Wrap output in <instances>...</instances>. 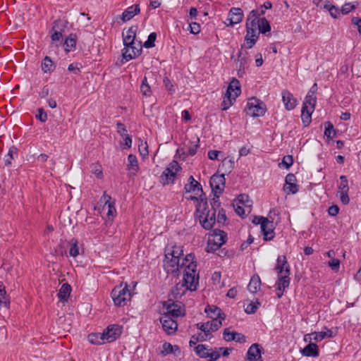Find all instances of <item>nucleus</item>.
<instances>
[{
    "label": "nucleus",
    "mask_w": 361,
    "mask_h": 361,
    "mask_svg": "<svg viewBox=\"0 0 361 361\" xmlns=\"http://www.w3.org/2000/svg\"><path fill=\"white\" fill-rule=\"evenodd\" d=\"M197 212H200L199 219L202 227L207 230L211 229L216 222V211L208 207L207 198H201L196 206Z\"/></svg>",
    "instance_id": "f257e3e1"
},
{
    "label": "nucleus",
    "mask_w": 361,
    "mask_h": 361,
    "mask_svg": "<svg viewBox=\"0 0 361 361\" xmlns=\"http://www.w3.org/2000/svg\"><path fill=\"white\" fill-rule=\"evenodd\" d=\"M276 265L275 270L278 273V281L276 285L279 286V289L281 290V287L286 289L289 286L290 279V266L285 255L279 256L276 260Z\"/></svg>",
    "instance_id": "f03ea898"
},
{
    "label": "nucleus",
    "mask_w": 361,
    "mask_h": 361,
    "mask_svg": "<svg viewBox=\"0 0 361 361\" xmlns=\"http://www.w3.org/2000/svg\"><path fill=\"white\" fill-rule=\"evenodd\" d=\"M111 296L116 306H125L127 304V301L130 300L131 298V293L128 289V284L122 283L115 286L111 290Z\"/></svg>",
    "instance_id": "7ed1b4c3"
},
{
    "label": "nucleus",
    "mask_w": 361,
    "mask_h": 361,
    "mask_svg": "<svg viewBox=\"0 0 361 361\" xmlns=\"http://www.w3.org/2000/svg\"><path fill=\"white\" fill-rule=\"evenodd\" d=\"M245 111L251 117L262 116L267 111V106L260 99L252 97L248 99Z\"/></svg>",
    "instance_id": "20e7f679"
},
{
    "label": "nucleus",
    "mask_w": 361,
    "mask_h": 361,
    "mask_svg": "<svg viewBox=\"0 0 361 361\" xmlns=\"http://www.w3.org/2000/svg\"><path fill=\"white\" fill-rule=\"evenodd\" d=\"M122 329V326L118 324L109 325L100 335V340H102L103 343L113 342L121 335Z\"/></svg>",
    "instance_id": "39448f33"
},
{
    "label": "nucleus",
    "mask_w": 361,
    "mask_h": 361,
    "mask_svg": "<svg viewBox=\"0 0 361 361\" xmlns=\"http://www.w3.org/2000/svg\"><path fill=\"white\" fill-rule=\"evenodd\" d=\"M224 174H214L210 178L209 184L212 193H222L225 188Z\"/></svg>",
    "instance_id": "423d86ee"
},
{
    "label": "nucleus",
    "mask_w": 361,
    "mask_h": 361,
    "mask_svg": "<svg viewBox=\"0 0 361 361\" xmlns=\"http://www.w3.org/2000/svg\"><path fill=\"white\" fill-rule=\"evenodd\" d=\"M183 275V286L186 287L187 290L191 291L197 289L198 285L199 276L196 275V272H192L191 271L186 270Z\"/></svg>",
    "instance_id": "0eeeda50"
},
{
    "label": "nucleus",
    "mask_w": 361,
    "mask_h": 361,
    "mask_svg": "<svg viewBox=\"0 0 361 361\" xmlns=\"http://www.w3.org/2000/svg\"><path fill=\"white\" fill-rule=\"evenodd\" d=\"M184 190L185 192H195V195L199 196L200 200L201 198H206L204 197L205 194L201 184L195 180L192 176L188 178V183L185 185Z\"/></svg>",
    "instance_id": "6e6552de"
},
{
    "label": "nucleus",
    "mask_w": 361,
    "mask_h": 361,
    "mask_svg": "<svg viewBox=\"0 0 361 361\" xmlns=\"http://www.w3.org/2000/svg\"><path fill=\"white\" fill-rule=\"evenodd\" d=\"M160 322L162 324V327L164 331L167 334L171 335L175 333L178 329V324L173 318L169 317V315H164L161 317Z\"/></svg>",
    "instance_id": "1a4fd4ad"
},
{
    "label": "nucleus",
    "mask_w": 361,
    "mask_h": 361,
    "mask_svg": "<svg viewBox=\"0 0 361 361\" xmlns=\"http://www.w3.org/2000/svg\"><path fill=\"white\" fill-rule=\"evenodd\" d=\"M262 347L258 343H253L247 352L248 361H263L262 357Z\"/></svg>",
    "instance_id": "9d476101"
},
{
    "label": "nucleus",
    "mask_w": 361,
    "mask_h": 361,
    "mask_svg": "<svg viewBox=\"0 0 361 361\" xmlns=\"http://www.w3.org/2000/svg\"><path fill=\"white\" fill-rule=\"evenodd\" d=\"M67 27V23L61 20H55L53 23L51 39L53 41H59L62 38V33Z\"/></svg>",
    "instance_id": "9b49d317"
},
{
    "label": "nucleus",
    "mask_w": 361,
    "mask_h": 361,
    "mask_svg": "<svg viewBox=\"0 0 361 361\" xmlns=\"http://www.w3.org/2000/svg\"><path fill=\"white\" fill-rule=\"evenodd\" d=\"M243 11L240 8H231L229 13L227 20L229 23L227 25L233 26L235 24H238L243 20Z\"/></svg>",
    "instance_id": "f8f14e48"
},
{
    "label": "nucleus",
    "mask_w": 361,
    "mask_h": 361,
    "mask_svg": "<svg viewBox=\"0 0 361 361\" xmlns=\"http://www.w3.org/2000/svg\"><path fill=\"white\" fill-rule=\"evenodd\" d=\"M257 28H246V35L245 37V41L246 44L245 47L246 49L252 48L259 35V32H257Z\"/></svg>",
    "instance_id": "ddd939ff"
},
{
    "label": "nucleus",
    "mask_w": 361,
    "mask_h": 361,
    "mask_svg": "<svg viewBox=\"0 0 361 361\" xmlns=\"http://www.w3.org/2000/svg\"><path fill=\"white\" fill-rule=\"evenodd\" d=\"M142 53V47L140 42H138L137 47L136 44L132 46L130 50L127 48H123L122 50V55L126 61H128L138 56Z\"/></svg>",
    "instance_id": "4468645a"
},
{
    "label": "nucleus",
    "mask_w": 361,
    "mask_h": 361,
    "mask_svg": "<svg viewBox=\"0 0 361 361\" xmlns=\"http://www.w3.org/2000/svg\"><path fill=\"white\" fill-rule=\"evenodd\" d=\"M171 301L166 302L164 307L166 309V313L164 315H169V317H178L181 315V307L180 304Z\"/></svg>",
    "instance_id": "2eb2a0df"
},
{
    "label": "nucleus",
    "mask_w": 361,
    "mask_h": 361,
    "mask_svg": "<svg viewBox=\"0 0 361 361\" xmlns=\"http://www.w3.org/2000/svg\"><path fill=\"white\" fill-rule=\"evenodd\" d=\"M281 94L286 109L288 111L293 110L297 105V99L294 98L292 93L286 90L282 91Z\"/></svg>",
    "instance_id": "dca6fc26"
},
{
    "label": "nucleus",
    "mask_w": 361,
    "mask_h": 361,
    "mask_svg": "<svg viewBox=\"0 0 361 361\" xmlns=\"http://www.w3.org/2000/svg\"><path fill=\"white\" fill-rule=\"evenodd\" d=\"M180 259L169 256V259H164V269L167 273H174L178 271L181 268L179 262Z\"/></svg>",
    "instance_id": "f3484780"
},
{
    "label": "nucleus",
    "mask_w": 361,
    "mask_h": 361,
    "mask_svg": "<svg viewBox=\"0 0 361 361\" xmlns=\"http://www.w3.org/2000/svg\"><path fill=\"white\" fill-rule=\"evenodd\" d=\"M195 255L193 253L188 254L184 259H183V262L180 264L181 268L185 267V271L189 270L192 272H196L197 264L195 261Z\"/></svg>",
    "instance_id": "a211bd4d"
},
{
    "label": "nucleus",
    "mask_w": 361,
    "mask_h": 361,
    "mask_svg": "<svg viewBox=\"0 0 361 361\" xmlns=\"http://www.w3.org/2000/svg\"><path fill=\"white\" fill-rule=\"evenodd\" d=\"M140 12L139 4H134L126 8L122 13L121 19L123 22H126L132 19L135 15Z\"/></svg>",
    "instance_id": "6ab92c4d"
},
{
    "label": "nucleus",
    "mask_w": 361,
    "mask_h": 361,
    "mask_svg": "<svg viewBox=\"0 0 361 361\" xmlns=\"http://www.w3.org/2000/svg\"><path fill=\"white\" fill-rule=\"evenodd\" d=\"M209 239L221 247L226 242L227 233L222 230L214 229L211 238Z\"/></svg>",
    "instance_id": "aec40b11"
},
{
    "label": "nucleus",
    "mask_w": 361,
    "mask_h": 361,
    "mask_svg": "<svg viewBox=\"0 0 361 361\" xmlns=\"http://www.w3.org/2000/svg\"><path fill=\"white\" fill-rule=\"evenodd\" d=\"M204 312L207 314V316L212 319L219 318L224 319L226 318V315L222 310L214 305H207Z\"/></svg>",
    "instance_id": "412c9836"
},
{
    "label": "nucleus",
    "mask_w": 361,
    "mask_h": 361,
    "mask_svg": "<svg viewBox=\"0 0 361 361\" xmlns=\"http://www.w3.org/2000/svg\"><path fill=\"white\" fill-rule=\"evenodd\" d=\"M266 226L264 230H261L264 235V240L265 241L271 240L274 238L275 226L272 221L268 220V222L265 223Z\"/></svg>",
    "instance_id": "4be33fe9"
},
{
    "label": "nucleus",
    "mask_w": 361,
    "mask_h": 361,
    "mask_svg": "<svg viewBox=\"0 0 361 361\" xmlns=\"http://www.w3.org/2000/svg\"><path fill=\"white\" fill-rule=\"evenodd\" d=\"M301 353L306 357H317L319 355V349L316 343H310L300 350Z\"/></svg>",
    "instance_id": "5701e85b"
},
{
    "label": "nucleus",
    "mask_w": 361,
    "mask_h": 361,
    "mask_svg": "<svg viewBox=\"0 0 361 361\" xmlns=\"http://www.w3.org/2000/svg\"><path fill=\"white\" fill-rule=\"evenodd\" d=\"M257 20H259V14L257 10H252L248 15L246 20V28H257Z\"/></svg>",
    "instance_id": "b1692460"
},
{
    "label": "nucleus",
    "mask_w": 361,
    "mask_h": 361,
    "mask_svg": "<svg viewBox=\"0 0 361 361\" xmlns=\"http://www.w3.org/2000/svg\"><path fill=\"white\" fill-rule=\"evenodd\" d=\"M71 292V286L68 283H63L57 294L58 298L61 302L67 301Z\"/></svg>",
    "instance_id": "393cba45"
},
{
    "label": "nucleus",
    "mask_w": 361,
    "mask_h": 361,
    "mask_svg": "<svg viewBox=\"0 0 361 361\" xmlns=\"http://www.w3.org/2000/svg\"><path fill=\"white\" fill-rule=\"evenodd\" d=\"M77 37L75 34H70L65 39L63 47L66 52H70L75 49Z\"/></svg>",
    "instance_id": "a878e982"
},
{
    "label": "nucleus",
    "mask_w": 361,
    "mask_h": 361,
    "mask_svg": "<svg viewBox=\"0 0 361 361\" xmlns=\"http://www.w3.org/2000/svg\"><path fill=\"white\" fill-rule=\"evenodd\" d=\"M260 286L261 280L259 276L258 275H254L250 281L247 289L250 293H255L259 290Z\"/></svg>",
    "instance_id": "bb28decb"
},
{
    "label": "nucleus",
    "mask_w": 361,
    "mask_h": 361,
    "mask_svg": "<svg viewBox=\"0 0 361 361\" xmlns=\"http://www.w3.org/2000/svg\"><path fill=\"white\" fill-rule=\"evenodd\" d=\"M313 111L308 106H302L301 111V119L305 127L308 126L312 121Z\"/></svg>",
    "instance_id": "cd10ccee"
},
{
    "label": "nucleus",
    "mask_w": 361,
    "mask_h": 361,
    "mask_svg": "<svg viewBox=\"0 0 361 361\" xmlns=\"http://www.w3.org/2000/svg\"><path fill=\"white\" fill-rule=\"evenodd\" d=\"M316 102L317 98L314 95V91H312V88H311L305 98L302 106H308V105H310V108L312 109V111H314Z\"/></svg>",
    "instance_id": "c85d7f7f"
},
{
    "label": "nucleus",
    "mask_w": 361,
    "mask_h": 361,
    "mask_svg": "<svg viewBox=\"0 0 361 361\" xmlns=\"http://www.w3.org/2000/svg\"><path fill=\"white\" fill-rule=\"evenodd\" d=\"M247 52L245 51V54H243L242 51H240L238 54V59L236 60V67L238 71V75H240V73L241 71H244L245 68V64L247 63L246 55Z\"/></svg>",
    "instance_id": "c756f323"
},
{
    "label": "nucleus",
    "mask_w": 361,
    "mask_h": 361,
    "mask_svg": "<svg viewBox=\"0 0 361 361\" xmlns=\"http://www.w3.org/2000/svg\"><path fill=\"white\" fill-rule=\"evenodd\" d=\"M162 350L161 351V354L162 356H166L170 353H173L174 351H178L180 353V350L178 345H172L170 343L165 342L162 345Z\"/></svg>",
    "instance_id": "7c9ffc66"
},
{
    "label": "nucleus",
    "mask_w": 361,
    "mask_h": 361,
    "mask_svg": "<svg viewBox=\"0 0 361 361\" xmlns=\"http://www.w3.org/2000/svg\"><path fill=\"white\" fill-rule=\"evenodd\" d=\"M41 67L44 73H51L54 71L55 65L54 64L51 58L47 56L44 59Z\"/></svg>",
    "instance_id": "2f4dec72"
},
{
    "label": "nucleus",
    "mask_w": 361,
    "mask_h": 361,
    "mask_svg": "<svg viewBox=\"0 0 361 361\" xmlns=\"http://www.w3.org/2000/svg\"><path fill=\"white\" fill-rule=\"evenodd\" d=\"M257 23L259 33L266 34L271 30V25L266 18H259L257 20Z\"/></svg>",
    "instance_id": "473e14b6"
},
{
    "label": "nucleus",
    "mask_w": 361,
    "mask_h": 361,
    "mask_svg": "<svg viewBox=\"0 0 361 361\" xmlns=\"http://www.w3.org/2000/svg\"><path fill=\"white\" fill-rule=\"evenodd\" d=\"M173 173H171L169 169H165L161 175V183L163 185L173 183L175 180Z\"/></svg>",
    "instance_id": "72a5a7b5"
},
{
    "label": "nucleus",
    "mask_w": 361,
    "mask_h": 361,
    "mask_svg": "<svg viewBox=\"0 0 361 361\" xmlns=\"http://www.w3.org/2000/svg\"><path fill=\"white\" fill-rule=\"evenodd\" d=\"M183 255V247L180 246L175 245L172 247V250L169 252L167 251L165 254L166 259H169V256L171 257L177 258L180 259V257Z\"/></svg>",
    "instance_id": "f704fd0d"
},
{
    "label": "nucleus",
    "mask_w": 361,
    "mask_h": 361,
    "mask_svg": "<svg viewBox=\"0 0 361 361\" xmlns=\"http://www.w3.org/2000/svg\"><path fill=\"white\" fill-rule=\"evenodd\" d=\"M128 169L130 171L137 172L139 170L138 161L134 154H129L128 157Z\"/></svg>",
    "instance_id": "c9c22d12"
},
{
    "label": "nucleus",
    "mask_w": 361,
    "mask_h": 361,
    "mask_svg": "<svg viewBox=\"0 0 361 361\" xmlns=\"http://www.w3.org/2000/svg\"><path fill=\"white\" fill-rule=\"evenodd\" d=\"M136 30L137 27H130L128 31L126 32V34L125 35L123 33V42H135V37H136Z\"/></svg>",
    "instance_id": "e433bc0d"
},
{
    "label": "nucleus",
    "mask_w": 361,
    "mask_h": 361,
    "mask_svg": "<svg viewBox=\"0 0 361 361\" xmlns=\"http://www.w3.org/2000/svg\"><path fill=\"white\" fill-rule=\"evenodd\" d=\"M232 94L228 92L225 93L224 100L221 104V107L223 111H226L232 104L233 102L235 99H233Z\"/></svg>",
    "instance_id": "4c0bfd02"
},
{
    "label": "nucleus",
    "mask_w": 361,
    "mask_h": 361,
    "mask_svg": "<svg viewBox=\"0 0 361 361\" xmlns=\"http://www.w3.org/2000/svg\"><path fill=\"white\" fill-rule=\"evenodd\" d=\"M324 126V136L329 139L332 140L336 135V130L334 129V125L330 121H326L325 122Z\"/></svg>",
    "instance_id": "58836bf2"
},
{
    "label": "nucleus",
    "mask_w": 361,
    "mask_h": 361,
    "mask_svg": "<svg viewBox=\"0 0 361 361\" xmlns=\"http://www.w3.org/2000/svg\"><path fill=\"white\" fill-rule=\"evenodd\" d=\"M341 183L338 186V192H348L349 186H348V180L345 176L342 175L340 176Z\"/></svg>",
    "instance_id": "ea45409f"
},
{
    "label": "nucleus",
    "mask_w": 361,
    "mask_h": 361,
    "mask_svg": "<svg viewBox=\"0 0 361 361\" xmlns=\"http://www.w3.org/2000/svg\"><path fill=\"white\" fill-rule=\"evenodd\" d=\"M71 247L69 249V255L71 257H75L79 255L78 241L73 238L71 242Z\"/></svg>",
    "instance_id": "a19ab883"
},
{
    "label": "nucleus",
    "mask_w": 361,
    "mask_h": 361,
    "mask_svg": "<svg viewBox=\"0 0 361 361\" xmlns=\"http://www.w3.org/2000/svg\"><path fill=\"white\" fill-rule=\"evenodd\" d=\"M229 85L232 87V88L235 90V94L233 95V99H235V98L240 94V85L238 80L235 78H233Z\"/></svg>",
    "instance_id": "79ce46f5"
},
{
    "label": "nucleus",
    "mask_w": 361,
    "mask_h": 361,
    "mask_svg": "<svg viewBox=\"0 0 361 361\" xmlns=\"http://www.w3.org/2000/svg\"><path fill=\"white\" fill-rule=\"evenodd\" d=\"M18 149L13 146L10 147L8 154L4 157V161L6 166H9L11 164V160L13 159V154H17Z\"/></svg>",
    "instance_id": "37998d69"
},
{
    "label": "nucleus",
    "mask_w": 361,
    "mask_h": 361,
    "mask_svg": "<svg viewBox=\"0 0 361 361\" xmlns=\"http://www.w3.org/2000/svg\"><path fill=\"white\" fill-rule=\"evenodd\" d=\"M223 319H221L219 318H214L212 319V321L209 322V331H217L222 325V321Z\"/></svg>",
    "instance_id": "c03bdc74"
},
{
    "label": "nucleus",
    "mask_w": 361,
    "mask_h": 361,
    "mask_svg": "<svg viewBox=\"0 0 361 361\" xmlns=\"http://www.w3.org/2000/svg\"><path fill=\"white\" fill-rule=\"evenodd\" d=\"M195 351L196 354L201 358H207L209 352H206L205 350V345L204 344H198L195 348Z\"/></svg>",
    "instance_id": "a18cd8bd"
},
{
    "label": "nucleus",
    "mask_w": 361,
    "mask_h": 361,
    "mask_svg": "<svg viewBox=\"0 0 361 361\" xmlns=\"http://www.w3.org/2000/svg\"><path fill=\"white\" fill-rule=\"evenodd\" d=\"M214 197L210 201L211 209L216 212V209L221 207L219 197L221 193H213Z\"/></svg>",
    "instance_id": "49530a36"
},
{
    "label": "nucleus",
    "mask_w": 361,
    "mask_h": 361,
    "mask_svg": "<svg viewBox=\"0 0 361 361\" xmlns=\"http://www.w3.org/2000/svg\"><path fill=\"white\" fill-rule=\"evenodd\" d=\"M157 39V33L152 32L149 35L147 40L144 43V47L147 49L152 48L155 46L154 42Z\"/></svg>",
    "instance_id": "de8ad7c7"
},
{
    "label": "nucleus",
    "mask_w": 361,
    "mask_h": 361,
    "mask_svg": "<svg viewBox=\"0 0 361 361\" xmlns=\"http://www.w3.org/2000/svg\"><path fill=\"white\" fill-rule=\"evenodd\" d=\"M268 220L269 218H266L262 216H256L252 220V223L256 225L260 224L261 230H264L266 226L265 223L268 222Z\"/></svg>",
    "instance_id": "09e8293b"
},
{
    "label": "nucleus",
    "mask_w": 361,
    "mask_h": 361,
    "mask_svg": "<svg viewBox=\"0 0 361 361\" xmlns=\"http://www.w3.org/2000/svg\"><path fill=\"white\" fill-rule=\"evenodd\" d=\"M234 167V161L231 159H225L223 160L221 164V168L224 169L226 172L230 173L231 170Z\"/></svg>",
    "instance_id": "8fccbe9b"
},
{
    "label": "nucleus",
    "mask_w": 361,
    "mask_h": 361,
    "mask_svg": "<svg viewBox=\"0 0 361 361\" xmlns=\"http://www.w3.org/2000/svg\"><path fill=\"white\" fill-rule=\"evenodd\" d=\"M166 169H169L171 173L176 176V173L181 169L180 166L176 161H173Z\"/></svg>",
    "instance_id": "3c124183"
},
{
    "label": "nucleus",
    "mask_w": 361,
    "mask_h": 361,
    "mask_svg": "<svg viewBox=\"0 0 361 361\" xmlns=\"http://www.w3.org/2000/svg\"><path fill=\"white\" fill-rule=\"evenodd\" d=\"M163 82L165 88L169 92V94H171L175 92L173 85L172 84L171 80L168 77L166 76L164 78Z\"/></svg>",
    "instance_id": "603ef678"
},
{
    "label": "nucleus",
    "mask_w": 361,
    "mask_h": 361,
    "mask_svg": "<svg viewBox=\"0 0 361 361\" xmlns=\"http://www.w3.org/2000/svg\"><path fill=\"white\" fill-rule=\"evenodd\" d=\"M138 150L140 154V155L143 157H145L148 155L149 151H148V145L147 142H142L138 146Z\"/></svg>",
    "instance_id": "864d4df0"
},
{
    "label": "nucleus",
    "mask_w": 361,
    "mask_h": 361,
    "mask_svg": "<svg viewBox=\"0 0 361 361\" xmlns=\"http://www.w3.org/2000/svg\"><path fill=\"white\" fill-rule=\"evenodd\" d=\"M287 185L284 188V190L287 192V194H295L298 191V185L294 183L286 184Z\"/></svg>",
    "instance_id": "5fc2aeb1"
},
{
    "label": "nucleus",
    "mask_w": 361,
    "mask_h": 361,
    "mask_svg": "<svg viewBox=\"0 0 361 361\" xmlns=\"http://www.w3.org/2000/svg\"><path fill=\"white\" fill-rule=\"evenodd\" d=\"M221 246H219L218 244L212 242L211 240H208L207 245L206 247V251L207 252H214L215 251L218 250Z\"/></svg>",
    "instance_id": "6e6d98bb"
},
{
    "label": "nucleus",
    "mask_w": 361,
    "mask_h": 361,
    "mask_svg": "<svg viewBox=\"0 0 361 361\" xmlns=\"http://www.w3.org/2000/svg\"><path fill=\"white\" fill-rule=\"evenodd\" d=\"M101 334H102L101 333L89 334V336H88L89 341L93 344H97V345L102 344V342H100L99 340V339H100ZM102 343H104L102 342Z\"/></svg>",
    "instance_id": "4d7b16f0"
},
{
    "label": "nucleus",
    "mask_w": 361,
    "mask_h": 361,
    "mask_svg": "<svg viewBox=\"0 0 361 361\" xmlns=\"http://www.w3.org/2000/svg\"><path fill=\"white\" fill-rule=\"evenodd\" d=\"M36 118L42 123H44L47 120V114L42 108L37 109V114H36Z\"/></svg>",
    "instance_id": "13d9d810"
},
{
    "label": "nucleus",
    "mask_w": 361,
    "mask_h": 361,
    "mask_svg": "<svg viewBox=\"0 0 361 361\" xmlns=\"http://www.w3.org/2000/svg\"><path fill=\"white\" fill-rule=\"evenodd\" d=\"M92 172L97 176L98 178H102L103 177V173L102 171L101 166L97 164H94L92 166Z\"/></svg>",
    "instance_id": "bf43d9fd"
},
{
    "label": "nucleus",
    "mask_w": 361,
    "mask_h": 361,
    "mask_svg": "<svg viewBox=\"0 0 361 361\" xmlns=\"http://www.w3.org/2000/svg\"><path fill=\"white\" fill-rule=\"evenodd\" d=\"M221 356V354L219 353V351L218 350L217 348H215L214 350H212L210 353H209L207 358L209 361H216Z\"/></svg>",
    "instance_id": "052dcab7"
},
{
    "label": "nucleus",
    "mask_w": 361,
    "mask_h": 361,
    "mask_svg": "<svg viewBox=\"0 0 361 361\" xmlns=\"http://www.w3.org/2000/svg\"><path fill=\"white\" fill-rule=\"evenodd\" d=\"M223 338L228 342L234 341L235 332H230L229 329L226 328L224 330Z\"/></svg>",
    "instance_id": "680f3d73"
},
{
    "label": "nucleus",
    "mask_w": 361,
    "mask_h": 361,
    "mask_svg": "<svg viewBox=\"0 0 361 361\" xmlns=\"http://www.w3.org/2000/svg\"><path fill=\"white\" fill-rule=\"evenodd\" d=\"M282 164L286 169H289L293 164V158L291 155L283 157Z\"/></svg>",
    "instance_id": "e2e57ef3"
},
{
    "label": "nucleus",
    "mask_w": 361,
    "mask_h": 361,
    "mask_svg": "<svg viewBox=\"0 0 361 361\" xmlns=\"http://www.w3.org/2000/svg\"><path fill=\"white\" fill-rule=\"evenodd\" d=\"M331 269L335 271H338L340 267V260L338 259H332L328 262Z\"/></svg>",
    "instance_id": "0e129e2a"
},
{
    "label": "nucleus",
    "mask_w": 361,
    "mask_h": 361,
    "mask_svg": "<svg viewBox=\"0 0 361 361\" xmlns=\"http://www.w3.org/2000/svg\"><path fill=\"white\" fill-rule=\"evenodd\" d=\"M227 220L226 215V211L221 208L219 210L218 217H217V221L219 224H224L225 221Z\"/></svg>",
    "instance_id": "69168bd1"
},
{
    "label": "nucleus",
    "mask_w": 361,
    "mask_h": 361,
    "mask_svg": "<svg viewBox=\"0 0 361 361\" xmlns=\"http://www.w3.org/2000/svg\"><path fill=\"white\" fill-rule=\"evenodd\" d=\"M355 8V6L354 5L351 4L350 3H346L342 6L341 12L343 14L345 15V14H348V13H350L351 11H353Z\"/></svg>",
    "instance_id": "338daca9"
},
{
    "label": "nucleus",
    "mask_w": 361,
    "mask_h": 361,
    "mask_svg": "<svg viewBox=\"0 0 361 361\" xmlns=\"http://www.w3.org/2000/svg\"><path fill=\"white\" fill-rule=\"evenodd\" d=\"M257 310V305L253 302H251L247 305L246 308L245 309V312L247 314H254L256 312Z\"/></svg>",
    "instance_id": "774afa93"
}]
</instances>
